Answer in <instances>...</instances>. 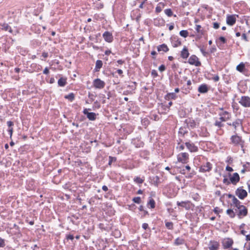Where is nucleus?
Segmentation results:
<instances>
[{"label":"nucleus","instance_id":"1","mask_svg":"<svg viewBox=\"0 0 250 250\" xmlns=\"http://www.w3.org/2000/svg\"><path fill=\"white\" fill-rule=\"evenodd\" d=\"M236 215L239 219H241L246 216L248 214V209L244 205L240 206L235 209Z\"/></svg>","mask_w":250,"mask_h":250},{"label":"nucleus","instance_id":"2","mask_svg":"<svg viewBox=\"0 0 250 250\" xmlns=\"http://www.w3.org/2000/svg\"><path fill=\"white\" fill-rule=\"evenodd\" d=\"M239 104L245 108L250 107V97L248 96H242L239 99Z\"/></svg>","mask_w":250,"mask_h":250},{"label":"nucleus","instance_id":"3","mask_svg":"<svg viewBox=\"0 0 250 250\" xmlns=\"http://www.w3.org/2000/svg\"><path fill=\"white\" fill-rule=\"evenodd\" d=\"M189 155L187 152H181L177 155L178 162L182 164H187L188 162Z\"/></svg>","mask_w":250,"mask_h":250},{"label":"nucleus","instance_id":"4","mask_svg":"<svg viewBox=\"0 0 250 250\" xmlns=\"http://www.w3.org/2000/svg\"><path fill=\"white\" fill-rule=\"evenodd\" d=\"M231 143L234 146L240 145L243 146L244 142L242 140L241 137L237 135H232L230 138Z\"/></svg>","mask_w":250,"mask_h":250},{"label":"nucleus","instance_id":"5","mask_svg":"<svg viewBox=\"0 0 250 250\" xmlns=\"http://www.w3.org/2000/svg\"><path fill=\"white\" fill-rule=\"evenodd\" d=\"M235 194L240 199H244L247 195L248 193L247 191L243 188V187L238 188L235 191Z\"/></svg>","mask_w":250,"mask_h":250},{"label":"nucleus","instance_id":"6","mask_svg":"<svg viewBox=\"0 0 250 250\" xmlns=\"http://www.w3.org/2000/svg\"><path fill=\"white\" fill-rule=\"evenodd\" d=\"M185 145L187 147V149L190 152H195L198 151V148L196 146L194 143H192L190 141H187L185 143Z\"/></svg>","mask_w":250,"mask_h":250},{"label":"nucleus","instance_id":"7","mask_svg":"<svg viewBox=\"0 0 250 250\" xmlns=\"http://www.w3.org/2000/svg\"><path fill=\"white\" fill-rule=\"evenodd\" d=\"M188 62L191 65H194L196 66H199L201 65V62L196 55H191L188 61Z\"/></svg>","mask_w":250,"mask_h":250},{"label":"nucleus","instance_id":"8","mask_svg":"<svg viewBox=\"0 0 250 250\" xmlns=\"http://www.w3.org/2000/svg\"><path fill=\"white\" fill-rule=\"evenodd\" d=\"M93 84L96 88L102 89L105 86V83L104 81L97 78L93 81Z\"/></svg>","mask_w":250,"mask_h":250},{"label":"nucleus","instance_id":"9","mask_svg":"<svg viewBox=\"0 0 250 250\" xmlns=\"http://www.w3.org/2000/svg\"><path fill=\"white\" fill-rule=\"evenodd\" d=\"M90 110V109L84 108L83 110V113L86 115L87 118L90 121H95L96 119V114L94 112H88V110Z\"/></svg>","mask_w":250,"mask_h":250},{"label":"nucleus","instance_id":"10","mask_svg":"<svg viewBox=\"0 0 250 250\" xmlns=\"http://www.w3.org/2000/svg\"><path fill=\"white\" fill-rule=\"evenodd\" d=\"M212 169V164L208 162L205 164L202 165L200 167V171L202 172H209Z\"/></svg>","mask_w":250,"mask_h":250},{"label":"nucleus","instance_id":"11","mask_svg":"<svg viewBox=\"0 0 250 250\" xmlns=\"http://www.w3.org/2000/svg\"><path fill=\"white\" fill-rule=\"evenodd\" d=\"M219 115L220 116L219 120L222 122H226L227 120H229L231 117L230 113L227 111H225L222 113H220Z\"/></svg>","mask_w":250,"mask_h":250},{"label":"nucleus","instance_id":"12","mask_svg":"<svg viewBox=\"0 0 250 250\" xmlns=\"http://www.w3.org/2000/svg\"><path fill=\"white\" fill-rule=\"evenodd\" d=\"M233 243V241L232 239L229 238H225L222 241V245L225 249L231 247Z\"/></svg>","mask_w":250,"mask_h":250},{"label":"nucleus","instance_id":"13","mask_svg":"<svg viewBox=\"0 0 250 250\" xmlns=\"http://www.w3.org/2000/svg\"><path fill=\"white\" fill-rule=\"evenodd\" d=\"M177 205L178 206L184 208L187 210H189L191 208V203L189 201H177Z\"/></svg>","mask_w":250,"mask_h":250},{"label":"nucleus","instance_id":"14","mask_svg":"<svg viewBox=\"0 0 250 250\" xmlns=\"http://www.w3.org/2000/svg\"><path fill=\"white\" fill-rule=\"evenodd\" d=\"M103 37L105 42H111L113 40V37L111 33L109 31H105L103 34Z\"/></svg>","mask_w":250,"mask_h":250},{"label":"nucleus","instance_id":"15","mask_svg":"<svg viewBox=\"0 0 250 250\" xmlns=\"http://www.w3.org/2000/svg\"><path fill=\"white\" fill-rule=\"evenodd\" d=\"M231 183L234 185H236L240 181V177L239 174L235 172L233 174L232 177L230 178Z\"/></svg>","mask_w":250,"mask_h":250},{"label":"nucleus","instance_id":"16","mask_svg":"<svg viewBox=\"0 0 250 250\" xmlns=\"http://www.w3.org/2000/svg\"><path fill=\"white\" fill-rule=\"evenodd\" d=\"M236 18L234 15H228L227 17V23L228 25L232 26L236 22Z\"/></svg>","mask_w":250,"mask_h":250},{"label":"nucleus","instance_id":"17","mask_svg":"<svg viewBox=\"0 0 250 250\" xmlns=\"http://www.w3.org/2000/svg\"><path fill=\"white\" fill-rule=\"evenodd\" d=\"M220 245L216 241H210L208 245L209 250H217L219 248Z\"/></svg>","mask_w":250,"mask_h":250},{"label":"nucleus","instance_id":"18","mask_svg":"<svg viewBox=\"0 0 250 250\" xmlns=\"http://www.w3.org/2000/svg\"><path fill=\"white\" fill-rule=\"evenodd\" d=\"M185 122L186 124V125L187 127L189 126L192 128H194L196 125L195 121L191 118H188L186 119Z\"/></svg>","mask_w":250,"mask_h":250},{"label":"nucleus","instance_id":"19","mask_svg":"<svg viewBox=\"0 0 250 250\" xmlns=\"http://www.w3.org/2000/svg\"><path fill=\"white\" fill-rule=\"evenodd\" d=\"M188 133V127L186 126H182L179 128L178 131V136L179 137H184L185 135Z\"/></svg>","mask_w":250,"mask_h":250},{"label":"nucleus","instance_id":"20","mask_svg":"<svg viewBox=\"0 0 250 250\" xmlns=\"http://www.w3.org/2000/svg\"><path fill=\"white\" fill-rule=\"evenodd\" d=\"M243 120L240 119H236L232 123V126L234 128L235 130L239 126H242Z\"/></svg>","mask_w":250,"mask_h":250},{"label":"nucleus","instance_id":"21","mask_svg":"<svg viewBox=\"0 0 250 250\" xmlns=\"http://www.w3.org/2000/svg\"><path fill=\"white\" fill-rule=\"evenodd\" d=\"M137 83L135 82H131L127 86V89H129V93H134V90L136 89Z\"/></svg>","mask_w":250,"mask_h":250},{"label":"nucleus","instance_id":"22","mask_svg":"<svg viewBox=\"0 0 250 250\" xmlns=\"http://www.w3.org/2000/svg\"><path fill=\"white\" fill-rule=\"evenodd\" d=\"M189 52L188 48L186 46H184L181 53V57L184 59H187L189 56Z\"/></svg>","mask_w":250,"mask_h":250},{"label":"nucleus","instance_id":"23","mask_svg":"<svg viewBox=\"0 0 250 250\" xmlns=\"http://www.w3.org/2000/svg\"><path fill=\"white\" fill-rule=\"evenodd\" d=\"M198 90L200 93H205L208 91V88L207 84H202L199 86Z\"/></svg>","mask_w":250,"mask_h":250},{"label":"nucleus","instance_id":"24","mask_svg":"<svg viewBox=\"0 0 250 250\" xmlns=\"http://www.w3.org/2000/svg\"><path fill=\"white\" fill-rule=\"evenodd\" d=\"M157 50L158 51H163L167 52L169 50V49L166 44L163 43L157 46Z\"/></svg>","mask_w":250,"mask_h":250},{"label":"nucleus","instance_id":"25","mask_svg":"<svg viewBox=\"0 0 250 250\" xmlns=\"http://www.w3.org/2000/svg\"><path fill=\"white\" fill-rule=\"evenodd\" d=\"M1 29L2 30L8 31L9 33H12V30L11 27L7 23H3L1 25Z\"/></svg>","mask_w":250,"mask_h":250},{"label":"nucleus","instance_id":"26","mask_svg":"<svg viewBox=\"0 0 250 250\" xmlns=\"http://www.w3.org/2000/svg\"><path fill=\"white\" fill-rule=\"evenodd\" d=\"M66 78L62 77L59 79L58 81V84L59 86L61 87L64 86L67 84Z\"/></svg>","mask_w":250,"mask_h":250},{"label":"nucleus","instance_id":"27","mask_svg":"<svg viewBox=\"0 0 250 250\" xmlns=\"http://www.w3.org/2000/svg\"><path fill=\"white\" fill-rule=\"evenodd\" d=\"M103 64V62L101 60H97L96 62V65L94 69L95 71H99L100 69L102 67Z\"/></svg>","mask_w":250,"mask_h":250},{"label":"nucleus","instance_id":"28","mask_svg":"<svg viewBox=\"0 0 250 250\" xmlns=\"http://www.w3.org/2000/svg\"><path fill=\"white\" fill-rule=\"evenodd\" d=\"M177 98V96L175 93H168L165 97V99L167 100H169L171 99H175Z\"/></svg>","mask_w":250,"mask_h":250},{"label":"nucleus","instance_id":"29","mask_svg":"<svg viewBox=\"0 0 250 250\" xmlns=\"http://www.w3.org/2000/svg\"><path fill=\"white\" fill-rule=\"evenodd\" d=\"M165 7V4L163 2H159L156 8H155V12L157 13H159L160 12H161L163 9Z\"/></svg>","mask_w":250,"mask_h":250},{"label":"nucleus","instance_id":"30","mask_svg":"<svg viewBox=\"0 0 250 250\" xmlns=\"http://www.w3.org/2000/svg\"><path fill=\"white\" fill-rule=\"evenodd\" d=\"M147 205L150 208H154L155 207V202L153 199L150 198Z\"/></svg>","mask_w":250,"mask_h":250},{"label":"nucleus","instance_id":"31","mask_svg":"<svg viewBox=\"0 0 250 250\" xmlns=\"http://www.w3.org/2000/svg\"><path fill=\"white\" fill-rule=\"evenodd\" d=\"M165 21L162 19H156L154 20V24L157 26H162L164 24Z\"/></svg>","mask_w":250,"mask_h":250},{"label":"nucleus","instance_id":"32","mask_svg":"<svg viewBox=\"0 0 250 250\" xmlns=\"http://www.w3.org/2000/svg\"><path fill=\"white\" fill-rule=\"evenodd\" d=\"M112 235L115 238H120L122 234L120 230L118 229H115L112 231Z\"/></svg>","mask_w":250,"mask_h":250},{"label":"nucleus","instance_id":"33","mask_svg":"<svg viewBox=\"0 0 250 250\" xmlns=\"http://www.w3.org/2000/svg\"><path fill=\"white\" fill-rule=\"evenodd\" d=\"M227 214L231 218H234L236 215L235 211L232 209H228L227 210Z\"/></svg>","mask_w":250,"mask_h":250},{"label":"nucleus","instance_id":"34","mask_svg":"<svg viewBox=\"0 0 250 250\" xmlns=\"http://www.w3.org/2000/svg\"><path fill=\"white\" fill-rule=\"evenodd\" d=\"M185 240L184 239L181 238H177L174 241V244L176 246L182 245L184 243Z\"/></svg>","mask_w":250,"mask_h":250},{"label":"nucleus","instance_id":"35","mask_svg":"<svg viewBox=\"0 0 250 250\" xmlns=\"http://www.w3.org/2000/svg\"><path fill=\"white\" fill-rule=\"evenodd\" d=\"M195 30L198 34L200 35H203L204 34V31L202 29V27L200 25H196Z\"/></svg>","mask_w":250,"mask_h":250},{"label":"nucleus","instance_id":"36","mask_svg":"<svg viewBox=\"0 0 250 250\" xmlns=\"http://www.w3.org/2000/svg\"><path fill=\"white\" fill-rule=\"evenodd\" d=\"M173 46L174 47H177L181 44V42L178 39L174 38L173 39Z\"/></svg>","mask_w":250,"mask_h":250},{"label":"nucleus","instance_id":"37","mask_svg":"<svg viewBox=\"0 0 250 250\" xmlns=\"http://www.w3.org/2000/svg\"><path fill=\"white\" fill-rule=\"evenodd\" d=\"M64 98L68 99L70 102H72L74 100L75 95L73 93H70L69 94L65 95L64 96Z\"/></svg>","mask_w":250,"mask_h":250},{"label":"nucleus","instance_id":"38","mask_svg":"<svg viewBox=\"0 0 250 250\" xmlns=\"http://www.w3.org/2000/svg\"><path fill=\"white\" fill-rule=\"evenodd\" d=\"M245 69V64L243 62H241L236 66V70L240 72L244 71Z\"/></svg>","mask_w":250,"mask_h":250},{"label":"nucleus","instance_id":"39","mask_svg":"<svg viewBox=\"0 0 250 250\" xmlns=\"http://www.w3.org/2000/svg\"><path fill=\"white\" fill-rule=\"evenodd\" d=\"M134 182L137 184H142L144 182V178H141L140 177H136L134 178Z\"/></svg>","mask_w":250,"mask_h":250},{"label":"nucleus","instance_id":"40","mask_svg":"<svg viewBox=\"0 0 250 250\" xmlns=\"http://www.w3.org/2000/svg\"><path fill=\"white\" fill-rule=\"evenodd\" d=\"M165 225L168 229L172 230L173 229V224L171 222H166Z\"/></svg>","mask_w":250,"mask_h":250},{"label":"nucleus","instance_id":"41","mask_svg":"<svg viewBox=\"0 0 250 250\" xmlns=\"http://www.w3.org/2000/svg\"><path fill=\"white\" fill-rule=\"evenodd\" d=\"M180 35L184 38H186L188 36V32L187 30H183L180 32Z\"/></svg>","mask_w":250,"mask_h":250},{"label":"nucleus","instance_id":"42","mask_svg":"<svg viewBox=\"0 0 250 250\" xmlns=\"http://www.w3.org/2000/svg\"><path fill=\"white\" fill-rule=\"evenodd\" d=\"M222 121L219 120V121H216L214 123V125L218 127V128H221L224 126V124L222 123Z\"/></svg>","mask_w":250,"mask_h":250},{"label":"nucleus","instance_id":"43","mask_svg":"<svg viewBox=\"0 0 250 250\" xmlns=\"http://www.w3.org/2000/svg\"><path fill=\"white\" fill-rule=\"evenodd\" d=\"M160 183V178L158 176H155L153 179V185L158 187Z\"/></svg>","mask_w":250,"mask_h":250},{"label":"nucleus","instance_id":"44","mask_svg":"<svg viewBox=\"0 0 250 250\" xmlns=\"http://www.w3.org/2000/svg\"><path fill=\"white\" fill-rule=\"evenodd\" d=\"M165 13L168 16L171 17L173 15V12L170 8L166 9L164 11Z\"/></svg>","mask_w":250,"mask_h":250},{"label":"nucleus","instance_id":"45","mask_svg":"<svg viewBox=\"0 0 250 250\" xmlns=\"http://www.w3.org/2000/svg\"><path fill=\"white\" fill-rule=\"evenodd\" d=\"M185 144H180V143H177V145L176 146V149L179 151L183 150L185 148Z\"/></svg>","mask_w":250,"mask_h":250},{"label":"nucleus","instance_id":"46","mask_svg":"<svg viewBox=\"0 0 250 250\" xmlns=\"http://www.w3.org/2000/svg\"><path fill=\"white\" fill-rule=\"evenodd\" d=\"M117 160V158L115 157H112V156H109V162H108V165L111 166L112 162H116Z\"/></svg>","mask_w":250,"mask_h":250},{"label":"nucleus","instance_id":"47","mask_svg":"<svg viewBox=\"0 0 250 250\" xmlns=\"http://www.w3.org/2000/svg\"><path fill=\"white\" fill-rule=\"evenodd\" d=\"M132 201L135 203L140 204L141 203V199L140 197H135L133 198Z\"/></svg>","mask_w":250,"mask_h":250},{"label":"nucleus","instance_id":"48","mask_svg":"<svg viewBox=\"0 0 250 250\" xmlns=\"http://www.w3.org/2000/svg\"><path fill=\"white\" fill-rule=\"evenodd\" d=\"M5 246V243L4 239L0 237V248H3Z\"/></svg>","mask_w":250,"mask_h":250},{"label":"nucleus","instance_id":"49","mask_svg":"<svg viewBox=\"0 0 250 250\" xmlns=\"http://www.w3.org/2000/svg\"><path fill=\"white\" fill-rule=\"evenodd\" d=\"M200 50L201 52H202V54L204 55V56L206 57L207 56V55L208 54V53L207 52L205 51L203 47H200Z\"/></svg>","mask_w":250,"mask_h":250},{"label":"nucleus","instance_id":"50","mask_svg":"<svg viewBox=\"0 0 250 250\" xmlns=\"http://www.w3.org/2000/svg\"><path fill=\"white\" fill-rule=\"evenodd\" d=\"M241 39L243 40H244L245 42H248L249 40L247 38V36L245 33H243L241 36Z\"/></svg>","mask_w":250,"mask_h":250},{"label":"nucleus","instance_id":"51","mask_svg":"<svg viewBox=\"0 0 250 250\" xmlns=\"http://www.w3.org/2000/svg\"><path fill=\"white\" fill-rule=\"evenodd\" d=\"M220 27V24L217 22H215L213 23V27L215 29H218Z\"/></svg>","mask_w":250,"mask_h":250},{"label":"nucleus","instance_id":"52","mask_svg":"<svg viewBox=\"0 0 250 250\" xmlns=\"http://www.w3.org/2000/svg\"><path fill=\"white\" fill-rule=\"evenodd\" d=\"M159 70L161 72H163L166 69V67L165 66V65L164 64H162L159 67Z\"/></svg>","mask_w":250,"mask_h":250},{"label":"nucleus","instance_id":"53","mask_svg":"<svg viewBox=\"0 0 250 250\" xmlns=\"http://www.w3.org/2000/svg\"><path fill=\"white\" fill-rule=\"evenodd\" d=\"M223 183H224V184H226V185H229V184L231 183L230 180H228L227 178H224V179H223Z\"/></svg>","mask_w":250,"mask_h":250},{"label":"nucleus","instance_id":"54","mask_svg":"<svg viewBox=\"0 0 250 250\" xmlns=\"http://www.w3.org/2000/svg\"><path fill=\"white\" fill-rule=\"evenodd\" d=\"M219 40L222 42L223 43H226L227 42V40L224 37H220L219 38Z\"/></svg>","mask_w":250,"mask_h":250},{"label":"nucleus","instance_id":"55","mask_svg":"<svg viewBox=\"0 0 250 250\" xmlns=\"http://www.w3.org/2000/svg\"><path fill=\"white\" fill-rule=\"evenodd\" d=\"M212 79L214 82H218V81H219L220 78H219V77L218 75H215L214 77H213L212 78Z\"/></svg>","mask_w":250,"mask_h":250},{"label":"nucleus","instance_id":"56","mask_svg":"<svg viewBox=\"0 0 250 250\" xmlns=\"http://www.w3.org/2000/svg\"><path fill=\"white\" fill-rule=\"evenodd\" d=\"M8 132H9V134L10 135V138H12L13 132V127L9 128L8 129Z\"/></svg>","mask_w":250,"mask_h":250},{"label":"nucleus","instance_id":"57","mask_svg":"<svg viewBox=\"0 0 250 250\" xmlns=\"http://www.w3.org/2000/svg\"><path fill=\"white\" fill-rule=\"evenodd\" d=\"M213 211L215 214H219L220 212V209L218 207H215L213 209Z\"/></svg>","mask_w":250,"mask_h":250},{"label":"nucleus","instance_id":"58","mask_svg":"<svg viewBox=\"0 0 250 250\" xmlns=\"http://www.w3.org/2000/svg\"><path fill=\"white\" fill-rule=\"evenodd\" d=\"M234 205V207H236V208H237L238 207L240 208V206H243L242 205H241V203L239 200L237 201V202Z\"/></svg>","mask_w":250,"mask_h":250},{"label":"nucleus","instance_id":"59","mask_svg":"<svg viewBox=\"0 0 250 250\" xmlns=\"http://www.w3.org/2000/svg\"><path fill=\"white\" fill-rule=\"evenodd\" d=\"M2 13L4 15H14V13L13 12H10L9 11H8V10H4Z\"/></svg>","mask_w":250,"mask_h":250},{"label":"nucleus","instance_id":"60","mask_svg":"<svg viewBox=\"0 0 250 250\" xmlns=\"http://www.w3.org/2000/svg\"><path fill=\"white\" fill-rule=\"evenodd\" d=\"M66 238L67 239V240H73L74 239V236L73 235H71V234H68L67 235H66Z\"/></svg>","mask_w":250,"mask_h":250},{"label":"nucleus","instance_id":"61","mask_svg":"<svg viewBox=\"0 0 250 250\" xmlns=\"http://www.w3.org/2000/svg\"><path fill=\"white\" fill-rule=\"evenodd\" d=\"M7 125L8 126L9 128L12 127V126L14 125V123L13 122L9 121L7 122Z\"/></svg>","mask_w":250,"mask_h":250},{"label":"nucleus","instance_id":"62","mask_svg":"<svg viewBox=\"0 0 250 250\" xmlns=\"http://www.w3.org/2000/svg\"><path fill=\"white\" fill-rule=\"evenodd\" d=\"M142 228L145 230H146L148 228V225L146 223H143L142 225Z\"/></svg>","mask_w":250,"mask_h":250},{"label":"nucleus","instance_id":"63","mask_svg":"<svg viewBox=\"0 0 250 250\" xmlns=\"http://www.w3.org/2000/svg\"><path fill=\"white\" fill-rule=\"evenodd\" d=\"M151 75L152 76H153L154 77H156L158 76V74H157V72L156 70H153L152 71H151Z\"/></svg>","mask_w":250,"mask_h":250},{"label":"nucleus","instance_id":"64","mask_svg":"<svg viewBox=\"0 0 250 250\" xmlns=\"http://www.w3.org/2000/svg\"><path fill=\"white\" fill-rule=\"evenodd\" d=\"M226 170L227 171H230V172H231V171H232L233 170V168H232L231 167H229V166H227L226 167Z\"/></svg>","mask_w":250,"mask_h":250}]
</instances>
